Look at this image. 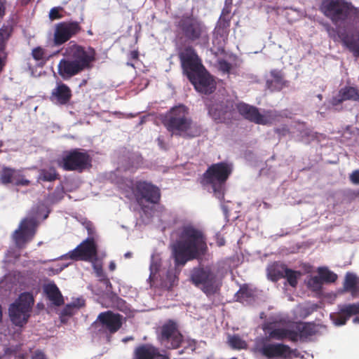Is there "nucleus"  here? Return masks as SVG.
<instances>
[{
	"label": "nucleus",
	"mask_w": 359,
	"mask_h": 359,
	"mask_svg": "<svg viewBox=\"0 0 359 359\" xmlns=\"http://www.w3.org/2000/svg\"><path fill=\"white\" fill-rule=\"evenodd\" d=\"M319 11L337 27L322 23L328 36L359 57V8L346 0H322Z\"/></svg>",
	"instance_id": "f257e3e1"
},
{
	"label": "nucleus",
	"mask_w": 359,
	"mask_h": 359,
	"mask_svg": "<svg viewBox=\"0 0 359 359\" xmlns=\"http://www.w3.org/2000/svg\"><path fill=\"white\" fill-rule=\"evenodd\" d=\"M210 116L217 122L229 123L234 117L236 109L245 119L259 125H271L279 120L280 114L276 111L267 110L262 114L259 109L245 102H239L236 105L232 100L216 98L206 102Z\"/></svg>",
	"instance_id": "f03ea898"
},
{
	"label": "nucleus",
	"mask_w": 359,
	"mask_h": 359,
	"mask_svg": "<svg viewBox=\"0 0 359 359\" xmlns=\"http://www.w3.org/2000/svg\"><path fill=\"white\" fill-rule=\"evenodd\" d=\"M177 238L172 245L176 266H184L188 262L198 259L208 250L204 232L194 224H187L177 230Z\"/></svg>",
	"instance_id": "7ed1b4c3"
},
{
	"label": "nucleus",
	"mask_w": 359,
	"mask_h": 359,
	"mask_svg": "<svg viewBox=\"0 0 359 359\" xmlns=\"http://www.w3.org/2000/svg\"><path fill=\"white\" fill-rule=\"evenodd\" d=\"M64 58L57 66L59 75L67 80L85 69L92 68V63L96 60L95 50L87 48L71 41L65 49Z\"/></svg>",
	"instance_id": "20e7f679"
},
{
	"label": "nucleus",
	"mask_w": 359,
	"mask_h": 359,
	"mask_svg": "<svg viewBox=\"0 0 359 359\" xmlns=\"http://www.w3.org/2000/svg\"><path fill=\"white\" fill-rule=\"evenodd\" d=\"M162 122L172 136L192 138L199 136L201 133V128L194 123L189 116L188 109L182 104L171 108Z\"/></svg>",
	"instance_id": "39448f33"
},
{
	"label": "nucleus",
	"mask_w": 359,
	"mask_h": 359,
	"mask_svg": "<svg viewBox=\"0 0 359 359\" xmlns=\"http://www.w3.org/2000/svg\"><path fill=\"white\" fill-rule=\"evenodd\" d=\"M233 172V165L226 161L213 163L203 174L201 184L208 187L215 196L219 200L224 199L226 183Z\"/></svg>",
	"instance_id": "423d86ee"
},
{
	"label": "nucleus",
	"mask_w": 359,
	"mask_h": 359,
	"mask_svg": "<svg viewBox=\"0 0 359 359\" xmlns=\"http://www.w3.org/2000/svg\"><path fill=\"white\" fill-rule=\"evenodd\" d=\"M175 26L182 38L204 46L208 45L210 37L208 28L197 17L192 14H184L175 22Z\"/></svg>",
	"instance_id": "0eeeda50"
},
{
	"label": "nucleus",
	"mask_w": 359,
	"mask_h": 359,
	"mask_svg": "<svg viewBox=\"0 0 359 359\" xmlns=\"http://www.w3.org/2000/svg\"><path fill=\"white\" fill-rule=\"evenodd\" d=\"M43 209V203L36 205L29 211L27 217L20 222L18 228L15 230L12 236L18 248H25L26 245L34 238L39 225V219Z\"/></svg>",
	"instance_id": "6e6552de"
},
{
	"label": "nucleus",
	"mask_w": 359,
	"mask_h": 359,
	"mask_svg": "<svg viewBox=\"0 0 359 359\" xmlns=\"http://www.w3.org/2000/svg\"><path fill=\"white\" fill-rule=\"evenodd\" d=\"M57 164L65 171L82 172L92 167V157L85 149H72L63 152Z\"/></svg>",
	"instance_id": "1a4fd4ad"
},
{
	"label": "nucleus",
	"mask_w": 359,
	"mask_h": 359,
	"mask_svg": "<svg viewBox=\"0 0 359 359\" xmlns=\"http://www.w3.org/2000/svg\"><path fill=\"white\" fill-rule=\"evenodd\" d=\"M34 303V299L32 294L27 292L20 294L8 308L11 322L19 327H22L26 324L31 316Z\"/></svg>",
	"instance_id": "9d476101"
},
{
	"label": "nucleus",
	"mask_w": 359,
	"mask_h": 359,
	"mask_svg": "<svg viewBox=\"0 0 359 359\" xmlns=\"http://www.w3.org/2000/svg\"><path fill=\"white\" fill-rule=\"evenodd\" d=\"M123 325V316L107 311L100 313L92 327L95 334L109 338L118 332Z\"/></svg>",
	"instance_id": "9b49d317"
},
{
	"label": "nucleus",
	"mask_w": 359,
	"mask_h": 359,
	"mask_svg": "<svg viewBox=\"0 0 359 359\" xmlns=\"http://www.w3.org/2000/svg\"><path fill=\"white\" fill-rule=\"evenodd\" d=\"M160 343L168 349L179 348L183 342V335L179 330L177 323L173 320H166L157 333Z\"/></svg>",
	"instance_id": "f8f14e48"
},
{
	"label": "nucleus",
	"mask_w": 359,
	"mask_h": 359,
	"mask_svg": "<svg viewBox=\"0 0 359 359\" xmlns=\"http://www.w3.org/2000/svg\"><path fill=\"white\" fill-rule=\"evenodd\" d=\"M191 280L196 287L201 286L202 291L210 296L217 290V275L210 266L194 268L191 274Z\"/></svg>",
	"instance_id": "ddd939ff"
},
{
	"label": "nucleus",
	"mask_w": 359,
	"mask_h": 359,
	"mask_svg": "<svg viewBox=\"0 0 359 359\" xmlns=\"http://www.w3.org/2000/svg\"><path fill=\"white\" fill-rule=\"evenodd\" d=\"M133 193L137 204L143 207L144 202L158 204L161 200V191L158 187L147 181H137L133 187Z\"/></svg>",
	"instance_id": "4468645a"
},
{
	"label": "nucleus",
	"mask_w": 359,
	"mask_h": 359,
	"mask_svg": "<svg viewBox=\"0 0 359 359\" xmlns=\"http://www.w3.org/2000/svg\"><path fill=\"white\" fill-rule=\"evenodd\" d=\"M178 56L184 74L188 79H194V74L205 68L196 50L191 46L184 47L179 52Z\"/></svg>",
	"instance_id": "2eb2a0df"
},
{
	"label": "nucleus",
	"mask_w": 359,
	"mask_h": 359,
	"mask_svg": "<svg viewBox=\"0 0 359 359\" xmlns=\"http://www.w3.org/2000/svg\"><path fill=\"white\" fill-rule=\"evenodd\" d=\"M97 256V246L93 237L87 238L75 249L63 256V259L90 262Z\"/></svg>",
	"instance_id": "dca6fc26"
},
{
	"label": "nucleus",
	"mask_w": 359,
	"mask_h": 359,
	"mask_svg": "<svg viewBox=\"0 0 359 359\" xmlns=\"http://www.w3.org/2000/svg\"><path fill=\"white\" fill-rule=\"evenodd\" d=\"M82 30L77 21L61 22L55 25L53 41L56 46H61Z\"/></svg>",
	"instance_id": "f3484780"
},
{
	"label": "nucleus",
	"mask_w": 359,
	"mask_h": 359,
	"mask_svg": "<svg viewBox=\"0 0 359 359\" xmlns=\"http://www.w3.org/2000/svg\"><path fill=\"white\" fill-rule=\"evenodd\" d=\"M189 80L198 92L205 95L211 94L216 88L215 80L205 68L194 74V79Z\"/></svg>",
	"instance_id": "a211bd4d"
},
{
	"label": "nucleus",
	"mask_w": 359,
	"mask_h": 359,
	"mask_svg": "<svg viewBox=\"0 0 359 359\" xmlns=\"http://www.w3.org/2000/svg\"><path fill=\"white\" fill-rule=\"evenodd\" d=\"M259 352L267 358H290L292 350L283 344H265L261 347Z\"/></svg>",
	"instance_id": "6ab92c4d"
},
{
	"label": "nucleus",
	"mask_w": 359,
	"mask_h": 359,
	"mask_svg": "<svg viewBox=\"0 0 359 359\" xmlns=\"http://www.w3.org/2000/svg\"><path fill=\"white\" fill-rule=\"evenodd\" d=\"M359 314V306L355 304L344 305L337 313L331 314L330 317L336 325H345L353 315Z\"/></svg>",
	"instance_id": "aec40b11"
},
{
	"label": "nucleus",
	"mask_w": 359,
	"mask_h": 359,
	"mask_svg": "<svg viewBox=\"0 0 359 359\" xmlns=\"http://www.w3.org/2000/svg\"><path fill=\"white\" fill-rule=\"evenodd\" d=\"M160 356L159 348L147 343L135 347L132 359H158Z\"/></svg>",
	"instance_id": "412c9836"
},
{
	"label": "nucleus",
	"mask_w": 359,
	"mask_h": 359,
	"mask_svg": "<svg viewBox=\"0 0 359 359\" xmlns=\"http://www.w3.org/2000/svg\"><path fill=\"white\" fill-rule=\"evenodd\" d=\"M271 79L266 81V86L271 92H279L287 86V81L284 79L283 72L278 69L270 72Z\"/></svg>",
	"instance_id": "4be33fe9"
},
{
	"label": "nucleus",
	"mask_w": 359,
	"mask_h": 359,
	"mask_svg": "<svg viewBox=\"0 0 359 359\" xmlns=\"http://www.w3.org/2000/svg\"><path fill=\"white\" fill-rule=\"evenodd\" d=\"M72 97L70 88L65 83H58L52 90L51 98L55 100L60 104L65 105L69 102Z\"/></svg>",
	"instance_id": "5701e85b"
},
{
	"label": "nucleus",
	"mask_w": 359,
	"mask_h": 359,
	"mask_svg": "<svg viewBox=\"0 0 359 359\" xmlns=\"http://www.w3.org/2000/svg\"><path fill=\"white\" fill-rule=\"evenodd\" d=\"M43 292L48 300L55 306H60L64 304V299L59 288L55 283L44 285Z\"/></svg>",
	"instance_id": "b1692460"
},
{
	"label": "nucleus",
	"mask_w": 359,
	"mask_h": 359,
	"mask_svg": "<svg viewBox=\"0 0 359 359\" xmlns=\"http://www.w3.org/2000/svg\"><path fill=\"white\" fill-rule=\"evenodd\" d=\"M343 288L345 292H350L352 297H358L359 294V277L353 273L347 272L343 283Z\"/></svg>",
	"instance_id": "393cba45"
},
{
	"label": "nucleus",
	"mask_w": 359,
	"mask_h": 359,
	"mask_svg": "<svg viewBox=\"0 0 359 359\" xmlns=\"http://www.w3.org/2000/svg\"><path fill=\"white\" fill-rule=\"evenodd\" d=\"M269 337L273 339L282 341L285 339L292 341L297 342L298 341V336L294 330L287 328H275L269 332Z\"/></svg>",
	"instance_id": "a878e982"
},
{
	"label": "nucleus",
	"mask_w": 359,
	"mask_h": 359,
	"mask_svg": "<svg viewBox=\"0 0 359 359\" xmlns=\"http://www.w3.org/2000/svg\"><path fill=\"white\" fill-rule=\"evenodd\" d=\"M298 336V340L304 341L317 332L315 324L311 323H297L294 330Z\"/></svg>",
	"instance_id": "bb28decb"
},
{
	"label": "nucleus",
	"mask_w": 359,
	"mask_h": 359,
	"mask_svg": "<svg viewBox=\"0 0 359 359\" xmlns=\"http://www.w3.org/2000/svg\"><path fill=\"white\" fill-rule=\"evenodd\" d=\"M60 178V175L54 167L39 170L36 182H54Z\"/></svg>",
	"instance_id": "cd10ccee"
},
{
	"label": "nucleus",
	"mask_w": 359,
	"mask_h": 359,
	"mask_svg": "<svg viewBox=\"0 0 359 359\" xmlns=\"http://www.w3.org/2000/svg\"><path fill=\"white\" fill-rule=\"evenodd\" d=\"M18 170L10 167H3L0 171V182L3 184L15 182Z\"/></svg>",
	"instance_id": "c85d7f7f"
},
{
	"label": "nucleus",
	"mask_w": 359,
	"mask_h": 359,
	"mask_svg": "<svg viewBox=\"0 0 359 359\" xmlns=\"http://www.w3.org/2000/svg\"><path fill=\"white\" fill-rule=\"evenodd\" d=\"M13 32L12 27L9 25H3L0 28V53L3 55H6L5 53V49L6 47V43L11 37Z\"/></svg>",
	"instance_id": "c756f323"
},
{
	"label": "nucleus",
	"mask_w": 359,
	"mask_h": 359,
	"mask_svg": "<svg viewBox=\"0 0 359 359\" xmlns=\"http://www.w3.org/2000/svg\"><path fill=\"white\" fill-rule=\"evenodd\" d=\"M255 297V292L252 289L250 288L247 285H243L236 293L235 297L238 302L244 303L248 302Z\"/></svg>",
	"instance_id": "7c9ffc66"
},
{
	"label": "nucleus",
	"mask_w": 359,
	"mask_h": 359,
	"mask_svg": "<svg viewBox=\"0 0 359 359\" xmlns=\"http://www.w3.org/2000/svg\"><path fill=\"white\" fill-rule=\"evenodd\" d=\"M344 101L352 100L359 102V90L355 87L345 86L339 90Z\"/></svg>",
	"instance_id": "2f4dec72"
},
{
	"label": "nucleus",
	"mask_w": 359,
	"mask_h": 359,
	"mask_svg": "<svg viewBox=\"0 0 359 359\" xmlns=\"http://www.w3.org/2000/svg\"><path fill=\"white\" fill-rule=\"evenodd\" d=\"M318 273L323 283H334L337 280V275L330 271L327 267H319L318 269Z\"/></svg>",
	"instance_id": "473e14b6"
},
{
	"label": "nucleus",
	"mask_w": 359,
	"mask_h": 359,
	"mask_svg": "<svg viewBox=\"0 0 359 359\" xmlns=\"http://www.w3.org/2000/svg\"><path fill=\"white\" fill-rule=\"evenodd\" d=\"M287 269L285 264H277L269 270V276L273 281H277L284 278L285 269Z\"/></svg>",
	"instance_id": "72a5a7b5"
},
{
	"label": "nucleus",
	"mask_w": 359,
	"mask_h": 359,
	"mask_svg": "<svg viewBox=\"0 0 359 359\" xmlns=\"http://www.w3.org/2000/svg\"><path fill=\"white\" fill-rule=\"evenodd\" d=\"M300 275L301 273L299 271H294L287 268L285 269L284 278L287 279V281L290 286L295 287L297 285V280Z\"/></svg>",
	"instance_id": "f704fd0d"
},
{
	"label": "nucleus",
	"mask_w": 359,
	"mask_h": 359,
	"mask_svg": "<svg viewBox=\"0 0 359 359\" xmlns=\"http://www.w3.org/2000/svg\"><path fill=\"white\" fill-rule=\"evenodd\" d=\"M32 55L35 60L41 61L42 64H44L49 58L45 50L39 46L32 50Z\"/></svg>",
	"instance_id": "c9c22d12"
},
{
	"label": "nucleus",
	"mask_w": 359,
	"mask_h": 359,
	"mask_svg": "<svg viewBox=\"0 0 359 359\" xmlns=\"http://www.w3.org/2000/svg\"><path fill=\"white\" fill-rule=\"evenodd\" d=\"M231 17L224 15H221L219 20V25L216 27V32H219L220 30L222 32H226V29L230 26Z\"/></svg>",
	"instance_id": "e433bc0d"
},
{
	"label": "nucleus",
	"mask_w": 359,
	"mask_h": 359,
	"mask_svg": "<svg viewBox=\"0 0 359 359\" xmlns=\"http://www.w3.org/2000/svg\"><path fill=\"white\" fill-rule=\"evenodd\" d=\"M229 345L233 348L241 349L246 346L245 342L238 335H233L229 339Z\"/></svg>",
	"instance_id": "4c0bfd02"
},
{
	"label": "nucleus",
	"mask_w": 359,
	"mask_h": 359,
	"mask_svg": "<svg viewBox=\"0 0 359 359\" xmlns=\"http://www.w3.org/2000/svg\"><path fill=\"white\" fill-rule=\"evenodd\" d=\"M307 285L311 290L317 291L322 288L323 282L319 276H313L308 280Z\"/></svg>",
	"instance_id": "58836bf2"
},
{
	"label": "nucleus",
	"mask_w": 359,
	"mask_h": 359,
	"mask_svg": "<svg viewBox=\"0 0 359 359\" xmlns=\"http://www.w3.org/2000/svg\"><path fill=\"white\" fill-rule=\"evenodd\" d=\"M14 184L16 186L27 187L31 184V182L25 178V176L18 170Z\"/></svg>",
	"instance_id": "ea45409f"
},
{
	"label": "nucleus",
	"mask_w": 359,
	"mask_h": 359,
	"mask_svg": "<svg viewBox=\"0 0 359 359\" xmlns=\"http://www.w3.org/2000/svg\"><path fill=\"white\" fill-rule=\"evenodd\" d=\"M218 67L219 71L224 74H229L232 68V65L228 61L221 59L218 61Z\"/></svg>",
	"instance_id": "a19ab883"
},
{
	"label": "nucleus",
	"mask_w": 359,
	"mask_h": 359,
	"mask_svg": "<svg viewBox=\"0 0 359 359\" xmlns=\"http://www.w3.org/2000/svg\"><path fill=\"white\" fill-rule=\"evenodd\" d=\"M85 304L83 299H78V304L73 303L72 304H68L67 305L64 309H63V313L65 315H72V310L73 308L77 307H81L83 306Z\"/></svg>",
	"instance_id": "79ce46f5"
},
{
	"label": "nucleus",
	"mask_w": 359,
	"mask_h": 359,
	"mask_svg": "<svg viewBox=\"0 0 359 359\" xmlns=\"http://www.w3.org/2000/svg\"><path fill=\"white\" fill-rule=\"evenodd\" d=\"M63 11L62 7H54L50 9L49 12V18L51 20L61 19L63 15L60 13V11Z\"/></svg>",
	"instance_id": "37998d69"
},
{
	"label": "nucleus",
	"mask_w": 359,
	"mask_h": 359,
	"mask_svg": "<svg viewBox=\"0 0 359 359\" xmlns=\"http://www.w3.org/2000/svg\"><path fill=\"white\" fill-rule=\"evenodd\" d=\"M182 343H184L185 344L184 349H185V350L189 349L192 352L195 351V350L196 348V346H197V341L196 339H190V338H187V339H184L183 338Z\"/></svg>",
	"instance_id": "c03bdc74"
},
{
	"label": "nucleus",
	"mask_w": 359,
	"mask_h": 359,
	"mask_svg": "<svg viewBox=\"0 0 359 359\" xmlns=\"http://www.w3.org/2000/svg\"><path fill=\"white\" fill-rule=\"evenodd\" d=\"M343 97L341 95L340 92L339 91L337 95L333 97L330 101V103L332 106H337L344 102L343 100Z\"/></svg>",
	"instance_id": "a18cd8bd"
},
{
	"label": "nucleus",
	"mask_w": 359,
	"mask_h": 359,
	"mask_svg": "<svg viewBox=\"0 0 359 359\" xmlns=\"http://www.w3.org/2000/svg\"><path fill=\"white\" fill-rule=\"evenodd\" d=\"M32 359H47V358L43 351L36 349L32 352Z\"/></svg>",
	"instance_id": "49530a36"
},
{
	"label": "nucleus",
	"mask_w": 359,
	"mask_h": 359,
	"mask_svg": "<svg viewBox=\"0 0 359 359\" xmlns=\"http://www.w3.org/2000/svg\"><path fill=\"white\" fill-rule=\"evenodd\" d=\"M351 182L354 184H359V170H355L349 175Z\"/></svg>",
	"instance_id": "de8ad7c7"
},
{
	"label": "nucleus",
	"mask_w": 359,
	"mask_h": 359,
	"mask_svg": "<svg viewBox=\"0 0 359 359\" xmlns=\"http://www.w3.org/2000/svg\"><path fill=\"white\" fill-rule=\"evenodd\" d=\"M6 13V0H0V21L3 20Z\"/></svg>",
	"instance_id": "09e8293b"
},
{
	"label": "nucleus",
	"mask_w": 359,
	"mask_h": 359,
	"mask_svg": "<svg viewBox=\"0 0 359 359\" xmlns=\"http://www.w3.org/2000/svg\"><path fill=\"white\" fill-rule=\"evenodd\" d=\"M6 64V55L0 53V74L3 72Z\"/></svg>",
	"instance_id": "8fccbe9b"
},
{
	"label": "nucleus",
	"mask_w": 359,
	"mask_h": 359,
	"mask_svg": "<svg viewBox=\"0 0 359 359\" xmlns=\"http://www.w3.org/2000/svg\"><path fill=\"white\" fill-rule=\"evenodd\" d=\"M129 57L131 60H136L139 57V52L137 50H132L129 53Z\"/></svg>",
	"instance_id": "3c124183"
},
{
	"label": "nucleus",
	"mask_w": 359,
	"mask_h": 359,
	"mask_svg": "<svg viewBox=\"0 0 359 359\" xmlns=\"http://www.w3.org/2000/svg\"><path fill=\"white\" fill-rule=\"evenodd\" d=\"M157 141H158V146H159L161 149H167V148H166V146H165V142H164V141H163V139H161V137H158V138L157 139Z\"/></svg>",
	"instance_id": "603ef678"
},
{
	"label": "nucleus",
	"mask_w": 359,
	"mask_h": 359,
	"mask_svg": "<svg viewBox=\"0 0 359 359\" xmlns=\"http://www.w3.org/2000/svg\"><path fill=\"white\" fill-rule=\"evenodd\" d=\"M96 273H97V276L102 277V278H104V276H106L105 274H104L101 268L97 269Z\"/></svg>",
	"instance_id": "864d4df0"
},
{
	"label": "nucleus",
	"mask_w": 359,
	"mask_h": 359,
	"mask_svg": "<svg viewBox=\"0 0 359 359\" xmlns=\"http://www.w3.org/2000/svg\"><path fill=\"white\" fill-rule=\"evenodd\" d=\"M116 302H117V304H118V306H123L124 304H125V301L123 299H122L121 298H119V297H116Z\"/></svg>",
	"instance_id": "5fc2aeb1"
},
{
	"label": "nucleus",
	"mask_w": 359,
	"mask_h": 359,
	"mask_svg": "<svg viewBox=\"0 0 359 359\" xmlns=\"http://www.w3.org/2000/svg\"><path fill=\"white\" fill-rule=\"evenodd\" d=\"M230 14V10L228 8H224L222 11L221 15L229 16Z\"/></svg>",
	"instance_id": "6e6d98bb"
},
{
	"label": "nucleus",
	"mask_w": 359,
	"mask_h": 359,
	"mask_svg": "<svg viewBox=\"0 0 359 359\" xmlns=\"http://www.w3.org/2000/svg\"><path fill=\"white\" fill-rule=\"evenodd\" d=\"M100 280L102 282H103L107 285H111L110 280L107 276H104V278H102Z\"/></svg>",
	"instance_id": "4d7b16f0"
},
{
	"label": "nucleus",
	"mask_w": 359,
	"mask_h": 359,
	"mask_svg": "<svg viewBox=\"0 0 359 359\" xmlns=\"http://www.w3.org/2000/svg\"><path fill=\"white\" fill-rule=\"evenodd\" d=\"M55 193H53V194L50 195L48 196V198H49V201L52 203H56L57 201H58V200H55Z\"/></svg>",
	"instance_id": "13d9d810"
},
{
	"label": "nucleus",
	"mask_w": 359,
	"mask_h": 359,
	"mask_svg": "<svg viewBox=\"0 0 359 359\" xmlns=\"http://www.w3.org/2000/svg\"><path fill=\"white\" fill-rule=\"evenodd\" d=\"M109 269L110 271H114L116 269V264L114 262H110Z\"/></svg>",
	"instance_id": "bf43d9fd"
},
{
	"label": "nucleus",
	"mask_w": 359,
	"mask_h": 359,
	"mask_svg": "<svg viewBox=\"0 0 359 359\" xmlns=\"http://www.w3.org/2000/svg\"><path fill=\"white\" fill-rule=\"evenodd\" d=\"M353 195L355 198H359V189L353 192Z\"/></svg>",
	"instance_id": "052dcab7"
},
{
	"label": "nucleus",
	"mask_w": 359,
	"mask_h": 359,
	"mask_svg": "<svg viewBox=\"0 0 359 359\" xmlns=\"http://www.w3.org/2000/svg\"><path fill=\"white\" fill-rule=\"evenodd\" d=\"M158 359H170L168 356L161 354V356Z\"/></svg>",
	"instance_id": "680f3d73"
},
{
	"label": "nucleus",
	"mask_w": 359,
	"mask_h": 359,
	"mask_svg": "<svg viewBox=\"0 0 359 359\" xmlns=\"http://www.w3.org/2000/svg\"><path fill=\"white\" fill-rule=\"evenodd\" d=\"M353 321L355 323H359V317H355V318H353Z\"/></svg>",
	"instance_id": "e2e57ef3"
},
{
	"label": "nucleus",
	"mask_w": 359,
	"mask_h": 359,
	"mask_svg": "<svg viewBox=\"0 0 359 359\" xmlns=\"http://www.w3.org/2000/svg\"><path fill=\"white\" fill-rule=\"evenodd\" d=\"M48 214H49V211H48V212L45 214V215L43 217V219H46V218H48Z\"/></svg>",
	"instance_id": "0e129e2a"
},
{
	"label": "nucleus",
	"mask_w": 359,
	"mask_h": 359,
	"mask_svg": "<svg viewBox=\"0 0 359 359\" xmlns=\"http://www.w3.org/2000/svg\"><path fill=\"white\" fill-rule=\"evenodd\" d=\"M32 0H22V4H27L29 3Z\"/></svg>",
	"instance_id": "69168bd1"
},
{
	"label": "nucleus",
	"mask_w": 359,
	"mask_h": 359,
	"mask_svg": "<svg viewBox=\"0 0 359 359\" xmlns=\"http://www.w3.org/2000/svg\"><path fill=\"white\" fill-rule=\"evenodd\" d=\"M125 257H131V253L130 252H127L125 254Z\"/></svg>",
	"instance_id": "338daca9"
},
{
	"label": "nucleus",
	"mask_w": 359,
	"mask_h": 359,
	"mask_svg": "<svg viewBox=\"0 0 359 359\" xmlns=\"http://www.w3.org/2000/svg\"><path fill=\"white\" fill-rule=\"evenodd\" d=\"M317 97H318V98L320 100H322V99H323V95H322L321 94L318 95V96H317Z\"/></svg>",
	"instance_id": "774afa93"
}]
</instances>
